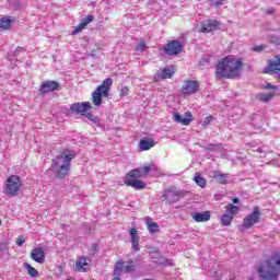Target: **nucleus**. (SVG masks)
Listing matches in <instances>:
<instances>
[{"label": "nucleus", "instance_id": "1", "mask_svg": "<svg viewBox=\"0 0 280 280\" xmlns=\"http://www.w3.org/2000/svg\"><path fill=\"white\" fill-rule=\"evenodd\" d=\"M244 60L234 56L221 58L215 66L218 80H235L242 77Z\"/></svg>", "mask_w": 280, "mask_h": 280}, {"label": "nucleus", "instance_id": "2", "mask_svg": "<svg viewBox=\"0 0 280 280\" xmlns=\"http://www.w3.org/2000/svg\"><path fill=\"white\" fill-rule=\"evenodd\" d=\"M75 159V153L71 150H65L60 155L52 160L51 167L55 172L56 178L60 180L71 171V161Z\"/></svg>", "mask_w": 280, "mask_h": 280}, {"label": "nucleus", "instance_id": "3", "mask_svg": "<svg viewBox=\"0 0 280 280\" xmlns=\"http://www.w3.org/2000/svg\"><path fill=\"white\" fill-rule=\"evenodd\" d=\"M257 272L261 280H277L280 275V258L275 256L262 260L257 268Z\"/></svg>", "mask_w": 280, "mask_h": 280}, {"label": "nucleus", "instance_id": "4", "mask_svg": "<svg viewBox=\"0 0 280 280\" xmlns=\"http://www.w3.org/2000/svg\"><path fill=\"white\" fill-rule=\"evenodd\" d=\"M110 86H113V79L107 78L92 92L93 106H102V98L110 95Z\"/></svg>", "mask_w": 280, "mask_h": 280}, {"label": "nucleus", "instance_id": "5", "mask_svg": "<svg viewBox=\"0 0 280 280\" xmlns=\"http://www.w3.org/2000/svg\"><path fill=\"white\" fill-rule=\"evenodd\" d=\"M21 187H23L21 177L19 175H10L4 182L3 191L5 196L16 198V196H19V191H21Z\"/></svg>", "mask_w": 280, "mask_h": 280}, {"label": "nucleus", "instance_id": "6", "mask_svg": "<svg viewBox=\"0 0 280 280\" xmlns=\"http://www.w3.org/2000/svg\"><path fill=\"white\" fill-rule=\"evenodd\" d=\"M188 194L189 191L183 190L177 186H168L166 189L163 190L162 198H164V200L168 202V205H176L178 200L185 198V196H187Z\"/></svg>", "mask_w": 280, "mask_h": 280}, {"label": "nucleus", "instance_id": "7", "mask_svg": "<svg viewBox=\"0 0 280 280\" xmlns=\"http://www.w3.org/2000/svg\"><path fill=\"white\" fill-rule=\"evenodd\" d=\"M92 108L93 105L91 102H81L71 104L69 110L70 113H75L77 115H81L82 117H86V119L93 121L95 117L91 114Z\"/></svg>", "mask_w": 280, "mask_h": 280}, {"label": "nucleus", "instance_id": "8", "mask_svg": "<svg viewBox=\"0 0 280 280\" xmlns=\"http://www.w3.org/2000/svg\"><path fill=\"white\" fill-rule=\"evenodd\" d=\"M225 211L226 213L221 215V224L222 226H231L233 222V218L240 213V207L233 205V203H228L225 206Z\"/></svg>", "mask_w": 280, "mask_h": 280}, {"label": "nucleus", "instance_id": "9", "mask_svg": "<svg viewBox=\"0 0 280 280\" xmlns=\"http://www.w3.org/2000/svg\"><path fill=\"white\" fill-rule=\"evenodd\" d=\"M261 220V210L259 209V207H254V210L252 213H249L248 215H246L243 219V223L242 226L243 229H252L254 224H259Z\"/></svg>", "mask_w": 280, "mask_h": 280}, {"label": "nucleus", "instance_id": "10", "mask_svg": "<svg viewBox=\"0 0 280 280\" xmlns=\"http://www.w3.org/2000/svg\"><path fill=\"white\" fill-rule=\"evenodd\" d=\"M198 89H200L198 81L188 79L184 81L182 85V93L184 95H196V93H198Z\"/></svg>", "mask_w": 280, "mask_h": 280}, {"label": "nucleus", "instance_id": "11", "mask_svg": "<svg viewBox=\"0 0 280 280\" xmlns=\"http://www.w3.org/2000/svg\"><path fill=\"white\" fill-rule=\"evenodd\" d=\"M163 49L167 56H178L183 51V44L179 40H168Z\"/></svg>", "mask_w": 280, "mask_h": 280}, {"label": "nucleus", "instance_id": "12", "mask_svg": "<svg viewBox=\"0 0 280 280\" xmlns=\"http://www.w3.org/2000/svg\"><path fill=\"white\" fill-rule=\"evenodd\" d=\"M152 172V164H148L144 167L131 170L129 173L126 174V178H143L148 176Z\"/></svg>", "mask_w": 280, "mask_h": 280}, {"label": "nucleus", "instance_id": "13", "mask_svg": "<svg viewBox=\"0 0 280 280\" xmlns=\"http://www.w3.org/2000/svg\"><path fill=\"white\" fill-rule=\"evenodd\" d=\"M58 89H60V83L56 81H44L37 91L40 95H46V93H54V91H58Z\"/></svg>", "mask_w": 280, "mask_h": 280}, {"label": "nucleus", "instance_id": "14", "mask_svg": "<svg viewBox=\"0 0 280 280\" xmlns=\"http://www.w3.org/2000/svg\"><path fill=\"white\" fill-rule=\"evenodd\" d=\"M215 30H220L218 20H208L201 23V34H209L210 32H215Z\"/></svg>", "mask_w": 280, "mask_h": 280}, {"label": "nucleus", "instance_id": "15", "mask_svg": "<svg viewBox=\"0 0 280 280\" xmlns=\"http://www.w3.org/2000/svg\"><path fill=\"white\" fill-rule=\"evenodd\" d=\"M174 121L176 124H182L183 126H189L194 121V115L191 112H187L185 117H183L179 113H175L173 116Z\"/></svg>", "mask_w": 280, "mask_h": 280}, {"label": "nucleus", "instance_id": "16", "mask_svg": "<svg viewBox=\"0 0 280 280\" xmlns=\"http://www.w3.org/2000/svg\"><path fill=\"white\" fill-rule=\"evenodd\" d=\"M75 270L78 272H88V270H91V260H90V258L81 257V258L77 259Z\"/></svg>", "mask_w": 280, "mask_h": 280}, {"label": "nucleus", "instance_id": "17", "mask_svg": "<svg viewBox=\"0 0 280 280\" xmlns=\"http://www.w3.org/2000/svg\"><path fill=\"white\" fill-rule=\"evenodd\" d=\"M93 15L89 14L85 15L81 22L79 23L78 26L74 27V30L72 31V36H75V34H80V32H82V30H86V25H89V23H93Z\"/></svg>", "mask_w": 280, "mask_h": 280}, {"label": "nucleus", "instance_id": "18", "mask_svg": "<svg viewBox=\"0 0 280 280\" xmlns=\"http://www.w3.org/2000/svg\"><path fill=\"white\" fill-rule=\"evenodd\" d=\"M154 145H155L154 139H152L150 137H145V138L141 139L138 144L139 150L141 152H148V150H152V148H154Z\"/></svg>", "mask_w": 280, "mask_h": 280}, {"label": "nucleus", "instance_id": "19", "mask_svg": "<svg viewBox=\"0 0 280 280\" xmlns=\"http://www.w3.org/2000/svg\"><path fill=\"white\" fill-rule=\"evenodd\" d=\"M31 259L37 264H45V250L40 247L34 248L31 253Z\"/></svg>", "mask_w": 280, "mask_h": 280}, {"label": "nucleus", "instance_id": "20", "mask_svg": "<svg viewBox=\"0 0 280 280\" xmlns=\"http://www.w3.org/2000/svg\"><path fill=\"white\" fill-rule=\"evenodd\" d=\"M129 233L131 237V246L136 253H139V231H137L136 228H132Z\"/></svg>", "mask_w": 280, "mask_h": 280}, {"label": "nucleus", "instance_id": "21", "mask_svg": "<svg viewBox=\"0 0 280 280\" xmlns=\"http://www.w3.org/2000/svg\"><path fill=\"white\" fill-rule=\"evenodd\" d=\"M174 68H163L162 72H158L155 75V80H167L174 75Z\"/></svg>", "mask_w": 280, "mask_h": 280}, {"label": "nucleus", "instance_id": "22", "mask_svg": "<svg viewBox=\"0 0 280 280\" xmlns=\"http://www.w3.org/2000/svg\"><path fill=\"white\" fill-rule=\"evenodd\" d=\"M125 185L127 187H133V189H145V183L139 179L126 178Z\"/></svg>", "mask_w": 280, "mask_h": 280}, {"label": "nucleus", "instance_id": "23", "mask_svg": "<svg viewBox=\"0 0 280 280\" xmlns=\"http://www.w3.org/2000/svg\"><path fill=\"white\" fill-rule=\"evenodd\" d=\"M192 220L195 222H209L211 220V212L210 211H205V212H195L192 214Z\"/></svg>", "mask_w": 280, "mask_h": 280}, {"label": "nucleus", "instance_id": "24", "mask_svg": "<svg viewBox=\"0 0 280 280\" xmlns=\"http://www.w3.org/2000/svg\"><path fill=\"white\" fill-rule=\"evenodd\" d=\"M145 224H147V229L151 235H154V233H159V231H161L159 223L152 221L151 218L145 219Z\"/></svg>", "mask_w": 280, "mask_h": 280}, {"label": "nucleus", "instance_id": "25", "mask_svg": "<svg viewBox=\"0 0 280 280\" xmlns=\"http://www.w3.org/2000/svg\"><path fill=\"white\" fill-rule=\"evenodd\" d=\"M121 272H126V264L124 260H118L114 267V277H121Z\"/></svg>", "mask_w": 280, "mask_h": 280}, {"label": "nucleus", "instance_id": "26", "mask_svg": "<svg viewBox=\"0 0 280 280\" xmlns=\"http://www.w3.org/2000/svg\"><path fill=\"white\" fill-rule=\"evenodd\" d=\"M194 182L196 183V185H198V187H200L201 189H205L207 187V179H205V177H202V175L200 173H196L194 176Z\"/></svg>", "mask_w": 280, "mask_h": 280}, {"label": "nucleus", "instance_id": "27", "mask_svg": "<svg viewBox=\"0 0 280 280\" xmlns=\"http://www.w3.org/2000/svg\"><path fill=\"white\" fill-rule=\"evenodd\" d=\"M24 268L26 270V275H28L33 279H36V277H38V270L30 265V262H25Z\"/></svg>", "mask_w": 280, "mask_h": 280}, {"label": "nucleus", "instance_id": "28", "mask_svg": "<svg viewBox=\"0 0 280 280\" xmlns=\"http://www.w3.org/2000/svg\"><path fill=\"white\" fill-rule=\"evenodd\" d=\"M12 27V20L8 16L0 20V30H10Z\"/></svg>", "mask_w": 280, "mask_h": 280}, {"label": "nucleus", "instance_id": "29", "mask_svg": "<svg viewBox=\"0 0 280 280\" xmlns=\"http://www.w3.org/2000/svg\"><path fill=\"white\" fill-rule=\"evenodd\" d=\"M213 178L217 180V183H219L220 185H226L228 180L226 178H229L228 174H222V173H215Z\"/></svg>", "mask_w": 280, "mask_h": 280}, {"label": "nucleus", "instance_id": "30", "mask_svg": "<svg viewBox=\"0 0 280 280\" xmlns=\"http://www.w3.org/2000/svg\"><path fill=\"white\" fill-rule=\"evenodd\" d=\"M272 97H275V92L259 94L260 102H270V100H272Z\"/></svg>", "mask_w": 280, "mask_h": 280}, {"label": "nucleus", "instance_id": "31", "mask_svg": "<svg viewBox=\"0 0 280 280\" xmlns=\"http://www.w3.org/2000/svg\"><path fill=\"white\" fill-rule=\"evenodd\" d=\"M136 266H135V261L129 260L127 262V265L125 266V272H135Z\"/></svg>", "mask_w": 280, "mask_h": 280}, {"label": "nucleus", "instance_id": "32", "mask_svg": "<svg viewBox=\"0 0 280 280\" xmlns=\"http://www.w3.org/2000/svg\"><path fill=\"white\" fill-rule=\"evenodd\" d=\"M136 51H145V42L143 39L136 46Z\"/></svg>", "mask_w": 280, "mask_h": 280}, {"label": "nucleus", "instance_id": "33", "mask_svg": "<svg viewBox=\"0 0 280 280\" xmlns=\"http://www.w3.org/2000/svg\"><path fill=\"white\" fill-rule=\"evenodd\" d=\"M129 93H130V90L128 89V86H124V88L120 89V96L121 97L128 96Z\"/></svg>", "mask_w": 280, "mask_h": 280}, {"label": "nucleus", "instance_id": "34", "mask_svg": "<svg viewBox=\"0 0 280 280\" xmlns=\"http://www.w3.org/2000/svg\"><path fill=\"white\" fill-rule=\"evenodd\" d=\"M26 240L24 238V236L20 235L16 240H15V244L16 246H23L25 244Z\"/></svg>", "mask_w": 280, "mask_h": 280}, {"label": "nucleus", "instance_id": "35", "mask_svg": "<svg viewBox=\"0 0 280 280\" xmlns=\"http://www.w3.org/2000/svg\"><path fill=\"white\" fill-rule=\"evenodd\" d=\"M218 148V144L210 143L205 147V150H208V152H214V150Z\"/></svg>", "mask_w": 280, "mask_h": 280}, {"label": "nucleus", "instance_id": "36", "mask_svg": "<svg viewBox=\"0 0 280 280\" xmlns=\"http://www.w3.org/2000/svg\"><path fill=\"white\" fill-rule=\"evenodd\" d=\"M264 49H266V45L260 44V45L254 47L253 51H264Z\"/></svg>", "mask_w": 280, "mask_h": 280}, {"label": "nucleus", "instance_id": "37", "mask_svg": "<svg viewBox=\"0 0 280 280\" xmlns=\"http://www.w3.org/2000/svg\"><path fill=\"white\" fill-rule=\"evenodd\" d=\"M213 120V116H207L203 120V126H209Z\"/></svg>", "mask_w": 280, "mask_h": 280}, {"label": "nucleus", "instance_id": "38", "mask_svg": "<svg viewBox=\"0 0 280 280\" xmlns=\"http://www.w3.org/2000/svg\"><path fill=\"white\" fill-rule=\"evenodd\" d=\"M264 89H269L270 91H277V85H272L271 83H267Z\"/></svg>", "mask_w": 280, "mask_h": 280}, {"label": "nucleus", "instance_id": "39", "mask_svg": "<svg viewBox=\"0 0 280 280\" xmlns=\"http://www.w3.org/2000/svg\"><path fill=\"white\" fill-rule=\"evenodd\" d=\"M224 1H226V0H214L213 1L214 8H218V5H222V3H224Z\"/></svg>", "mask_w": 280, "mask_h": 280}, {"label": "nucleus", "instance_id": "40", "mask_svg": "<svg viewBox=\"0 0 280 280\" xmlns=\"http://www.w3.org/2000/svg\"><path fill=\"white\" fill-rule=\"evenodd\" d=\"M92 249L94 250V253H97V250H100V245L93 244Z\"/></svg>", "mask_w": 280, "mask_h": 280}, {"label": "nucleus", "instance_id": "41", "mask_svg": "<svg viewBox=\"0 0 280 280\" xmlns=\"http://www.w3.org/2000/svg\"><path fill=\"white\" fill-rule=\"evenodd\" d=\"M232 202H233L234 205H240V198H234V199H232Z\"/></svg>", "mask_w": 280, "mask_h": 280}, {"label": "nucleus", "instance_id": "42", "mask_svg": "<svg viewBox=\"0 0 280 280\" xmlns=\"http://www.w3.org/2000/svg\"><path fill=\"white\" fill-rule=\"evenodd\" d=\"M267 14H275V9H267Z\"/></svg>", "mask_w": 280, "mask_h": 280}, {"label": "nucleus", "instance_id": "43", "mask_svg": "<svg viewBox=\"0 0 280 280\" xmlns=\"http://www.w3.org/2000/svg\"><path fill=\"white\" fill-rule=\"evenodd\" d=\"M0 226H1V219H0Z\"/></svg>", "mask_w": 280, "mask_h": 280}, {"label": "nucleus", "instance_id": "44", "mask_svg": "<svg viewBox=\"0 0 280 280\" xmlns=\"http://www.w3.org/2000/svg\"><path fill=\"white\" fill-rule=\"evenodd\" d=\"M62 268V266H59V269Z\"/></svg>", "mask_w": 280, "mask_h": 280}]
</instances>
